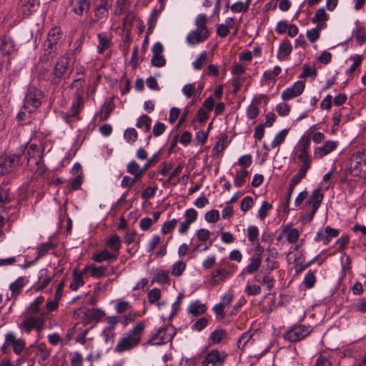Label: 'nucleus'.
<instances>
[{
    "label": "nucleus",
    "instance_id": "ea45409f",
    "mask_svg": "<svg viewBox=\"0 0 366 366\" xmlns=\"http://www.w3.org/2000/svg\"><path fill=\"white\" fill-rule=\"evenodd\" d=\"M288 131L289 130L287 129H285L281 130L279 133H277L271 143V147L272 148H276L278 147L281 144H282L286 139V137L288 134Z\"/></svg>",
    "mask_w": 366,
    "mask_h": 366
},
{
    "label": "nucleus",
    "instance_id": "4468645a",
    "mask_svg": "<svg viewBox=\"0 0 366 366\" xmlns=\"http://www.w3.org/2000/svg\"><path fill=\"white\" fill-rule=\"evenodd\" d=\"M338 147V142L327 140L321 147H315L314 149V159H320L324 157L335 151Z\"/></svg>",
    "mask_w": 366,
    "mask_h": 366
},
{
    "label": "nucleus",
    "instance_id": "473e14b6",
    "mask_svg": "<svg viewBox=\"0 0 366 366\" xmlns=\"http://www.w3.org/2000/svg\"><path fill=\"white\" fill-rule=\"evenodd\" d=\"M152 119L146 114H143L137 119L136 126L138 128L143 129L144 132L149 133L151 128Z\"/></svg>",
    "mask_w": 366,
    "mask_h": 366
},
{
    "label": "nucleus",
    "instance_id": "6e6552de",
    "mask_svg": "<svg viewBox=\"0 0 366 366\" xmlns=\"http://www.w3.org/2000/svg\"><path fill=\"white\" fill-rule=\"evenodd\" d=\"M69 59L68 57L61 56L57 60L52 72L51 81L54 84H59L61 79H65L66 76H69Z\"/></svg>",
    "mask_w": 366,
    "mask_h": 366
},
{
    "label": "nucleus",
    "instance_id": "1a4fd4ad",
    "mask_svg": "<svg viewBox=\"0 0 366 366\" xmlns=\"http://www.w3.org/2000/svg\"><path fill=\"white\" fill-rule=\"evenodd\" d=\"M227 355L224 351L210 350L205 356L202 366H224Z\"/></svg>",
    "mask_w": 366,
    "mask_h": 366
},
{
    "label": "nucleus",
    "instance_id": "9d476101",
    "mask_svg": "<svg viewBox=\"0 0 366 366\" xmlns=\"http://www.w3.org/2000/svg\"><path fill=\"white\" fill-rule=\"evenodd\" d=\"M44 322V319L42 317H36L26 314L24 321L19 327L29 334L33 329H36L38 331L41 330Z\"/></svg>",
    "mask_w": 366,
    "mask_h": 366
},
{
    "label": "nucleus",
    "instance_id": "de8ad7c7",
    "mask_svg": "<svg viewBox=\"0 0 366 366\" xmlns=\"http://www.w3.org/2000/svg\"><path fill=\"white\" fill-rule=\"evenodd\" d=\"M160 159V152H156L152 157L147 159V162L142 167L144 173L152 167L154 166Z\"/></svg>",
    "mask_w": 366,
    "mask_h": 366
},
{
    "label": "nucleus",
    "instance_id": "f8f14e48",
    "mask_svg": "<svg viewBox=\"0 0 366 366\" xmlns=\"http://www.w3.org/2000/svg\"><path fill=\"white\" fill-rule=\"evenodd\" d=\"M0 51L2 55L7 56L16 54L18 48L14 40L9 36H1L0 37Z\"/></svg>",
    "mask_w": 366,
    "mask_h": 366
},
{
    "label": "nucleus",
    "instance_id": "bf43d9fd",
    "mask_svg": "<svg viewBox=\"0 0 366 366\" xmlns=\"http://www.w3.org/2000/svg\"><path fill=\"white\" fill-rule=\"evenodd\" d=\"M184 298V295L179 293L176 301L172 305V312L169 315V319H172L174 315H177L178 311L180 309V305L182 302V300Z\"/></svg>",
    "mask_w": 366,
    "mask_h": 366
},
{
    "label": "nucleus",
    "instance_id": "09e8293b",
    "mask_svg": "<svg viewBox=\"0 0 366 366\" xmlns=\"http://www.w3.org/2000/svg\"><path fill=\"white\" fill-rule=\"evenodd\" d=\"M186 269V264L182 261H177L172 265V274L175 277L182 275Z\"/></svg>",
    "mask_w": 366,
    "mask_h": 366
},
{
    "label": "nucleus",
    "instance_id": "2eb2a0df",
    "mask_svg": "<svg viewBox=\"0 0 366 366\" xmlns=\"http://www.w3.org/2000/svg\"><path fill=\"white\" fill-rule=\"evenodd\" d=\"M305 87V84L304 81H297L292 85V86L285 89L281 94V97L284 101H287L294 97H297L304 92Z\"/></svg>",
    "mask_w": 366,
    "mask_h": 366
},
{
    "label": "nucleus",
    "instance_id": "c756f323",
    "mask_svg": "<svg viewBox=\"0 0 366 366\" xmlns=\"http://www.w3.org/2000/svg\"><path fill=\"white\" fill-rule=\"evenodd\" d=\"M26 314L36 317H42L43 319L47 316V312L44 308H40L39 306L36 305L33 302H31L26 309Z\"/></svg>",
    "mask_w": 366,
    "mask_h": 366
},
{
    "label": "nucleus",
    "instance_id": "4be33fe9",
    "mask_svg": "<svg viewBox=\"0 0 366 366\" xmlns=\"http://www.w3.org/2000/svg\"><path fill=\"white\" fill-rule=\"evenodd\" d=\"M114 107L113 98L106 100L102 107L101 112H99V121H106L113 112Z\"/></svg>",
    "mask_w": 366,
    "mask_h": 366
},
{
    "label": "nucleus",
    "instance_id": "49530a36",
    "mask_svg": "<svg viewBox=\"0 0 366 366\" xmlns=\"http://www.w3.org/2000/svg\"><path fill=\"white\" fill-rule=\"evenodd\" d=\"M207 61V52L203 51L193 63V67L195 70H199Z\"/></svg>",
    "mask_w": 366,
    "mask_h": 366
},
{
    "label": "nucleus",
    "instance_id": "69168bd1",
    "mask_svg": "<svg viewBox=\"0 0 366 366\" xmlns=\"http://www.w3.org/2000/svg\"><path fill=\"white\" fill-rule=\"evenodd\" d=\"M204 218L207 222L214 223L219 220V213L218 210L212 209L205 214Z\"/></svg>",
    "mask_w": 366,
    "mask_h": 366
},
{
    "label": "nucleus",
    "instance_id": "6e6d98bb",
    "mask_svg": "<svg viewBox=\"0 0 366 366\" xmlns=\"http://www.w3.org/2000/svg\"><path fill=\"white\" fill-rule=\"evenodd\" d=\"M328 17L325 9V8L322 7L316 11L314 17L312 19V21L313 23H316L317 21H326Z\"/></svg>",
    "mask_w": 366,
    "mask_h": 366
},
{
    "label": "nucleus",
    "instance_id": "774afa93",
    "mask_svg": "<svg viewBox=\"0 0 366 366\" xmlns=\"http://www.w3.org/2000/svg\"><path fill=\"white\" fill-rule=\"evenodd\" d=\"M259 114V108L254 104H250L247 109V117L249 119H255Z\"/></svg>",
    "mask_w": 366,
    "mask_h": 366
},
{
    "label": "nucleus",
    "instance_id": "f03ea898",
    "mask_svg": "<svg viewBox=\"0 0 366 366\" xmlns=\"http://www.w3.org/2000/svg\"><path fill=\"white\" fill-rule=\"evenodd\" d=\"M207 16L204 14H199L195 21L196 29L191 31L187 36L186 41L189 45H196L204 41L209 36L207 27Z\"/></svg>",
    "mask_w": 366,
    "mask_h": 366
},
{
    "label": "nucleus",
    "instance_id": "ddd939ff",
    "mask_svg": "<svg viewBox=\"0 0 366 366\" xmlns=\"http://www.w3.org/2000/svg\"><path fill=\"white\" fill-rule=\"evenodd\" d=\"M39 6V0H19L17 11L24 17L30 16L36 11Z\"/></svg>",
    "mask_w": 366,
    "mask_h": 366
},
{
    "label": "nucleus",
    "instance_id": "052dcab7",
    "mask_svg": "<svg viewBox=\"0 0 366 366\" xmlns=\"http://www.w3.org/2000/svg\"><path fill=\"white\" fill-rule=\"evenodd\" d=\"M350 59L353 61L352 65L347 69V74H352L356 69L360 65L362 61V56L355 54L350 57Z\"/></svg>",
    "mask_w": 366,
    "mask_h": 366
},
{
    "label": "nucleus",
    "instance_id": "f257e3e1",
    "mask_svg": "<svg viewBox=\"0 0 366 366\" xmlns=\"http://www.w3.org/2000/svg\"><path fill=\"white\" fill-rule=\"evenodd\" d=\"M144 328L145 324L144 322H138L119 339L114 351L116 353L121 354L137 347L140 343Z\"/></svg>",
    "mask_w": 366,
    "mask_h": 366
},
{
    "label": "nucleus",
    "instance_id": "0e129e2a",
    "mask_svg": "<svg viewBox=\"0 0 366 366\" xmlns=\"http://www.w3.org/2000/svg\"><path fill=\"white\" fill-rule=\"evenodd\" d=\"M177 224V220L176 219L165 222L162 227V232L164 234L171 232L175 228Z\"/></svg>",
    "mask_w": 366,
    "mask_h": 366
},
{
    "label": "nucleus",
    "instance_id": "393cba45",
    "mask_svg": "<svg viewBox=\"0 0 366 366\" xmlns=\"http://www.w3.org/2000/svg\"><path fill=\"white\" fill-rule=\"evenodd\" d=\"M121 242L117 234H114L109 237L106 242V248L107 249H110L112 253H117L118 257Z\"/></svg>",
    "mask_w": 366,
    "mask_h": 366
},
{
    "label": "nucleus",
    "instance_id": "9b49d317",
    "mask_svg": "<svg viewBox=\"0 0 366 366\" xmlns=\"http://www.w3.org/2000/svg\"><path fill=\"white\" fill-rule=\"evenodd\" d=\"M22 159H26L27 165H38L43 158V151L36 144H31L26 149V154L19 153Z\"/></svg>",
    "mask_w": 366,
    "mask_h": 366
},
{
    "label": "nucleus",
    "instance_id": "a211bd4d",
    "mask_svg": "<svg viewBox=\"0 0 366 366\" xmlns=\"http://www.w3.org/2000/svg\"><path fill=\"white\" fill-rule=\"evenodd\" d=\"M311 143V134H304L299 141V143L297 146V151L295 152V156L297 157L309 155L308 152L310 149Z\"/></svg>",
    "mask_w": 366,
    "mask_h": 366
},
{
    "label": "nucleus",
    "instance_id": "c85d7f7f",
    "mask_svg": "<svg viewBox=\"0 0 366 366\" xmlns=\"http://www.w3.org/2000/svg\"><path fill=\"white\" fill-rule=\"evenodd\" d=\"M292 50V45L289 40H284L280 45L277 58L283 60L285 57L289 56Z\"/></svg>",
    "mask_w": 366,
    "mask_h": 366
},
{
    "label": "nucleus",
    "instance_id": "0eeeda50",
    "mask_svg": "<svg viewBox=\"0 0 366 366\" xmlns=\"http://www.w3.org/2000/svg\"><path fill=\"white\" fill-rule=\"evenodd\" d=\"M22 162V156L19 154L0 156V175L11 172L17 165Z\"/></svg>",
    "mask_w": 366,
    "mask_h": 366
},
{
    "label": "nucleus",
    "instance_id": "72a5a7b5",
    "mask_svg": "<svg viewBox=\"0 0 366 366\" xmlns=\"http://www.w3.org/2000/svg\"><path fill=\"white\" fill-rule=\"evenodd\" d=\"M262 259L260 258L252 257L250 263L244 269V272L249 274L256 272L260 267Z\"/></svg>",
    "mask_w": 366,
    "mask_h": 366
},
{
    "label": "nucleus",
    "instance_id": "5701e85b",
    "mask_svg": "<svg viewBox=\"0 0 366 366\" xmlns=\"http://www.w3.org/2000/svg\"><path fill=\"white\" fill-rule=\"evenodd\" d=\"M83 106L84 100L82 95L80 93L76 92L75 99L72 102L71 107L69 109V115L72 117H77Z\"/></svg>",
    "mask_w": 366,
    "mask_h": 366
},
{
    "label": "nucleus",
    "instance_id": "680f3d73",
    "mask_svg": "<svg viewBox=\"0 0 366 366\" xmlns=\"http://www.w3.org/2000/svg\"><path fill=\"white\" fill-rule=\"evenodd\" d=\"M272 207V205L264 201L262 204L261 205L259 211H258V217L261 219V220H263L265 219V217H267V212L271 209Z\"/></svg>",
    "mask_w": 366,
    "mask_h": 366
},
{
    "label": "nucleus",
    "instance_id": "864d4df0",
    "mask_svg": "<svg viewBox=\"0 0 366 366\" xmlns=\"http://www.w3.org/2000/svg\"><path fill=\"white\" fill-rule=\"evenodd\" d=\"M302 69L303 71L300 75V78L311 76L312 79H315L317 75L316 69L313 66H310L307 64H304L302 66Z\"/></svg>",
    "mask_w": 366,
    "mask_h": 366
},
{
    "label": "nucleus",
    "instance_id": "b1692460",
    "mask_svg": "<svg viewBox=\"0 0 366 366\" xmlns=\"http://www.w3.org/2000/svg\"><path fill=\"white\" fill-rule=\"evenodd\" d=\"M206 310V305L204 304H202L199 300L192 302L187 307V312L195 317L204 314Z\"/></svg>",
    "mask_w": 366,
    "mask_h": 366
},
{
    "label": "nucleus",
    "instance_id": "13d9d810",
    "mask_svg": "<svg viewBox=\"0 0 366 366\" xmlns=\"http://www.w3.org/2000/svg\"><path fill=\"white\" fill-rule=\"evenodd\" d=\"M252 335L249 332H245L242 334L237 341V347L239 349L243 350L247 343L252 338Z\"/></svg>",
    "mask_w": 366,
    "mask_h": 366
},
{
    "label": "nucleus",
    "instance_id": "cd10ccee",
    "mask_svg": "<svg viewBox=\"0 0 366 366\" xmlns=\"http://www.w3.org/2000/svg\"><path fill=\"white\" fill-rule=\"evenodd\" d=\"M127 171L134 177H136V179H140L144 174V172L142 170V167H140L139 164L134 160H132L128 163Z\"/></svg>",
    "mask_w": 366,
    "mask_h": 366
},
{
    "label": "nucleus",
    "instance_id": "37998d69",
    "mask_svg": "<svg viewBox=\"0 0 366 366\" xmlns=\"http://www.w3.org/2000/svg\"><path fill=\"white\" fill-rule=\"evenodd\" d=\"M316 282V277L315 275V271H312L311 269L307 272L305 274L303 284L308 289L312 288Z\"/></svg>",
    "mask_w": 366,
    "mask_h": 366
},
{
    "label": "nucleus",
    "instance_id": "e2e57ef3",
    "mask_svg": "<svg viewBox=\"0 0 366 366\" xmlns=\"http://www.w3.org/2000/svg\"><path fill=\"white\" fill-rule=\"evenodd\" d=\"M148 302L150 304L155 303L161 297V291L159 289L154 288L147 294Z\"/></svg>",
    "mask_w": 366,
    "mask_h": 366
},
{
    "label": "nucleus",
    "instance_id": "c9c22d12",
    "mask_svg": "<svg viewBox=\"0 0 366 366\" xmlns=\"http://www.w3.org/2000/svg\"><path fill=\"white\" fill-rule=\"evenodd\" d=\"M84 282L82 277V274H79L76 269L73 272V280L70 283L69 287L71 290L76 291L80 286L84 285Z\"/></svg>",
    "mask_w": 366,
    "mask_h": 366
},
{
    "label": "nucleus",
    "instance_id": "aec40b11",
    "mask_svg": "<svg viewBox=\"0 0 366 366\" xmlns=\"http://www.w3.org/2000/svg\"><path fill=\"white\" fill-rule=\"evenodd\" d=\"M91 274L96 278H101L104 276L113 274L115 272L114 267H109L108 266L97 267L95 264H92Z\"/></svg>",
    "mask_w": 366,
    "mask_h": 366
},
{
    "label": "nucleus",
    "instance_id": "bb28decb",
    "mask_svg": "<svg viewBox=\"0 0 366 366\" xmlns=\"http://www.w3.org/2000/svg\"><path fill=\"white\" fill-rule=\"evenodd\" d=\"M273 269V267H268L266 269L263 267L260 270V273H262L264 275L263 277L262 278V283L267 286L268 290H270L274 287V284L275 282L274 279L269 275V274Z\"/></svg>",
    "mask_w": 366,
    "mask_h": 366
},
{
    "label": "nucleus",
    "instance_id": "a19ab883",
    "mask_svg": "<svg viewBox=\"0 0 366 366\" xmlns=\"http://www.w3.org/2000/svg\"><path fill=\"white\" fill-rule=\"evenodd\" d=\"M284 232H287V240L290 243H296L300 237V232L297 229H290L289 226L284 228Z\"/></svg>",
    "mask_w": 366,
    "mask_h": 366
},
{
    "label": "nucleus",
    "instance_id": "4d7b16f0",
    "mask_svg": "<svg viewBox=\"0 0 366 366\" xmlns=\"http://www.w3.org/2000/svg\"><path fill=\"white\" fill-rule=\"evenodd\" d=\"M308 170L300 168L298 172L290 179V184L296 187L300 182L306 176Z\"/></svg>",
    "mask_w": 366,
    "mask_h": 366
},
{
    "label": "nucleus",
    "instance_id": "79ce46f5",
    "mask_svg": "<svg viewBox=\"0 0 366 366\" xmlns=\"http://www.w3.org/2000/svg\"><path fill=\"white\" fill-rule=\"evenodd\" d=\"M229 273L227 270L224 268L217 269L212 274V277L214 282L218 281H224L229 276Z\"/></svg>",
    "mask_w": 366,
    "mask_h": 366
},
{
    "label": "nucleus",
    "instance_id": "412c9836",
    "mask_svg": "<svg viewBox=\"0 0 366 366\" xmlns=\"http://www.w3.org/2000/svg\"><path fill=\"white\" fill-rule=\"evenodd\" d=\"M104 315V311L99 308L88 309L84 313L85 320L87 323L99 322Z\"/></svg>",
    "mask_w": 366,
    "mask_h": 366
},
{
    "label": "nucleus",
    "instance_id": "3c124183",
    "mask_svg": "<svg viewBox=\"0 0 366 366\" xmlns=\"http://www.w3.org/2000/svg\"><path fill=\"white\" fill-rule=\"evenodd\" d=\"M292 187V184H290L288 189H287L288 191H287V197H286L285 200L283 201L282 203V210L286 214L289 213V211H290L289 207H290V204L291 196H292V194L295 188V186H293V187Z\"/></svg>",
    "mask_w": 366,
    "mask_h": 366
},
{
    "label": "nucleus",
    "instance_id": "39448f33",
    "mask_svg": "<svg viewBox=\"0 0 366 366\" xmlns=\"http://www.w3.org/2000/svg\"><path fill=\"white\" fill-rule=\"evenodd\" d=\"M176 335L175 328L171 325H166L159 328V330L152 335L148 340V344L151 345H162L170 342Z\"/></svg>",
    "mask_w": 366,
    "mask_h": 366
},
{
    "label": "nucleus",
    "instance_id": "423d86ee",
    "mask_svg": "<svg viewBox=\"0 0 366 366\" xmlns=\"http://www.w3.org/2000/svg\"><path fill=\"white\" fill-rule=\"evenodd\" d=\"M313 330L310 325L296 324L292 326L285 334L284 338L291 342H299L307 337Z\"/></svg>",
    "mask_w": 366,
    "mask_h": 366
},
{
    "label": "nucleus",
    "instance_id": "c03bdc74",
    "mask_svg": "<svg viewBox=\"0 0 366 366\" xmlns=\"http://www.w3.org/2000/svg\"><path fill=\"white\" fill-rule=\"evenodd\" d=\"M138 137V133L134 128H128L124 132V138L130 144L135 142Z\"/></svg>",
    "mask_w": 366,
    "mask_h": 366
},
{
    "label": "nucleus",
    "instance_id": "6ab92c4d",
    "mask_svg": "<svg viewBox=\"0 0 366 366\" xmlns=\"http://www.w3.org/2000/svg\"><path fill=\"white\" fill-rule=\"evenodd\" d=\"M117 253L110 252L107 248L101 252H96L92 256V259L96 262H102L107 261L112 262L117 259Z\"/></svg>",
    "mask_w": 366,
    "mask_h": 366
},
{
    "label": "nucleus",
    "instance_id": "2f4dec72",
    "mask_svg": "<svg viewBox=\"0 0 366 366\" xmlns=\"http://www.w3.org/2000/svg\"><path fill=\"white\" fill-rule=\"evenodd\" d=\"M48 271L46 269H42L39 272V286L36 290H44L51 281V277L47 274Z\"/></svg>",
    "mask_w": 366,
    "mask_h": 366
},
{
    "label": "nucleus",
    "instance_id": "8fccbe9b",
    "mask_svg": "<svg viewBox=\"0 0 366 366\" xmlns=\"http://www.w3.org/2000/svg\"><path fill=\"white\" fill-rule=\"evenodd\" d=\"M54 249V245L51 242H48L44 244H41L40 246L38 247L37 257L39 258V257L44 256L50 250H52Z\"/></svg>",
    "mask_w": 366,
    "mask_h": 366
},
{
    "label": "nucleus",
    "instance_id": "a18cd8bd",
    "mask_svg": "<svg viewBox=\"0 0 366 366\" xmlns=\"http://www.w3.org/2000/svg\"><path fill=\"white\" fill-rule=\"evenodd\" d=\"M24 286V278L19 277L15 282H12L9 288L13 295L19 294Z\"/></svg>",
    "mask_w": 366,
    "mask_h": 366
},
{
    "label": "nucleus",
    "instance_id": "a878e982",
    "mask_svg": "<svg viewBox=\"0 0 366 366\" xmlns=\"http://www.w3.org/2000/svg\"><path fill=\"white\" fill-rule=\"evenodd\" d=\"M323 199V194L319 189L312 192L311 197L309 198L306 206H311L312 208L318 209Z\"/></svg>",
    "mask_w": 366,
    "mask_h": 366
},
{
    "label": "nucleus",
    "instance_id": "f3484780",
    "mask_svg": "<svg viewBox=\"0 0 366 366\" xmlns=\"http://www.w3.org/2000/svg\"><path fill=\"white\" fill-rule=\"evenodd\" d=\"M71 11L79 16H82L90 9V0H70Z\"/></svg>",
    "mask_w": 366,
    "mask_h": 366
},
{
    "label": "nucleus",
    "instance_id": "20e7f679",
    "mask_svg": "<svg viewBox=\"0 0 366 366\" xmlns=\"http://www.w3.org/2000/svg\"><path fill=\"white\" fill-rule=\"evenodd\" d=\"M351 175L366 179V157L361 153L352 154L347 164Z\"/></svg>",
    "mask_w": 366,
    "mask_h": 366
},
{
    "label": "nucleus",
    "instance_id": "f704fd0d",
    "mask_svg": "<svg viewBox=\"0 0 366 366\" xmlns=\"http://www.w3.org/2000/svg\"><path fill=\"white\" fill-rule=\"evenodd\" d=\"M113 0H100L96 7V16H104L107 13L108 9L112 6Z\"/></svg>",
    "mask_w": 366,
    "mask_h": 366
},
{
    "label": "nucleus",
    "instance_id": "7ed1b4c3",
    "mask_svg": "<svg viewBox=\"0 0 366 366\" xmlns=\"http://www.w3.org/2000/svg\"><path fill=\"white\" fill-rule=\"evenodd\" d=\"M44 98V94L41 90L35 86L29 85L25 94L22 110L29 113L35 112L41 107Z\"/></svg>",
    "mask_w": 366,
    "mask_h": 366
},
{
    "label": "nucleus",
    "instance_id": "e433bc0d",
    "mask_svg": "<svg viewBox=\"0 0 366 366\" xmlns=\"http://www.w3.org/2000/svg\"><path fill=\"white\" fill-rule=\"evenodd\" d=\"M352 36H355L360 45H362L366 41V32L362 26H359L354 29L352 31Z\"/></svg>",
    "mask_w": 366,
    "mask_h": 366
},
{
    "label": "nucleus",
    "instance_id": "4c0bfd02",
    "mask_svg": "<svg viewBox=\"0 0 366 366\" xmlns=\"http://www.w3.org/2000/svg\"><path fill=\"white\" fill-rule=\"evenodd\" d=\"M227 337V332L223 329H217L210 334L209 339L214 344H219Z\"/></svg>",
    "mask_w": 366,
    "mask_h": 366
},
{
    "label": "nucleus",
    "instance_id": "7c9ffc66",
    "mask_svg": "<svg viewBox=\"0 0 366 366\" xmlns=\"http://www.w3.org/2000/svg\"><path fill=\"white\" fill-rule=\"evenodd\" d=\"M97 37L99 39L97 51L99 54H102L106 49L111 46L112 43L108 36L104 33L98 34Z\"/></svg>",
    "mask_w": 366,
    "mask_h": 366
},
{
    "label": "nucleus",
    "instance_id": "dca6fc26",
    "mask_svg": "<svg viewBox=\"0 0 366 366\" xmlns=\"http://www.w3.org/2000/svg\"><path fill=\"white\" fill-rule=\"evenodd\" d=\"M25 345V341L23 339H16L15 335L10 332L5 336V342L3 347H6L12 345L14 353L19 355L24 349Z\"/></svg>",
    "mask_w": 366,
    "mask_h": 366
},
{
    "label": "nucleus",
    "instance_id": "338daca9",
    "mask_svg": "<svg viewBox=\"0 0 366 366\" xmlns=\"http://www.w3.org/2000/svg\"><path fill=\"white\" fill-rule=\"evenodd\" d=\"M208 325V319L203 317L198 319L194 325L192 326V330L197 331H202L204 330Z\"/></svg>",
    "mask_w": 366,
    "mask_h": 366
},
{
    "label": "nucleus",
    "instance_id": "58836bf2",
    "mask_svg": "<svg viewBox=\"0 0 366 366\" xmlns=\"http://www.w3.org/2000/svg\"><path fill=\"white\" fill-rule=\"evenodd\" d=\"M61 38V30L58 27L51 28L47 35L46 40L52 43L54 45H56L59 40Z\"/></svg>",
    "mask_w": 366,
    "mask_h": 366
},
{
    "label": "nucleus",
    "instance_id": "603ef678",
    "mask_svg": "<svg viewBox=\"0 0 366 366\" xmlns=\"http://www.w3.org/2000/svg\"><path fill=\"white\" fill-rule=\"evenodd\" d=\"M159 284H166L169 282V272L167 270H162L157 272L156 277L153 280Z\"/></svg>",
    "mask_w": 366,
    "mask_h": 366
},
{
    "label": "nucleus",
    "instance_id": "5fc2aeb1",
    "mask_svg": "<svg viewBox=\"0 0 366 366\" xmlns=\"http://www.w3.org/2000/svg\"><path fill=\"white\" fill-rule=\"evenodd\" d=\"M247 237L248 239L251 242H255L258 241L259 237V229L257 226L251 225L247 228Z\"/></svg>",
    "mask_w": 366,
    "mask_h": 366
}]
</instances>
